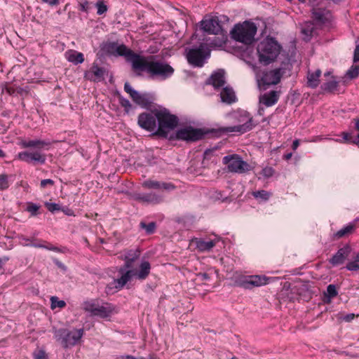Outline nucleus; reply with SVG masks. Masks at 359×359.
Wrapping results in <instances>:
<instances>
[{"instance_id": "nucleus-1", "label": "nucleus", "mask_w": 359, "mask_h": 359, "mask_svg": "<svg viewBox=\"0 0 359 359\" xmlns=\"http://www.w3.org/2000/svg\"><path fill=\"white\" fill-rule=\"evenodd\" d=\"M132 69L137 76H140L143 72H147L151 78H159L165 80L170 78L175 69L168 63L161 60H156V56H144L140 54L135 57Z\"/></svg>"}, {"instance_id": "nucleus-2", "label": "nucleus", "mask_w": 359, "mask_h": 359, "mask_svg": "<svg viewBox=\"0 0 359 359\" xmlns=\"http://www.w3.org/2000/svg\"><path fill=\"white\" fill-rule=\"evenodd\" d=\"M20 144L23 148L33 147L37 150L33 152L27 151L20 152L18 154V159L25 161L27 163H40L44 164L46 163V156L45 154L40 152L41 149H48L50 146V142L46 140H22Z\"/></svg>"}, {"instance_id": "nucleus-3", "label": "nucleus", "mask_w": 359, "mask_h": 359, "mask_svg": "<svg viewBox=\"0 0 359 359\" xmlns=\"http://www.w3.org/2000/svg\"><path fill=\"white\" fill-rule=\"evenodd\" d=\"M281 50L280 45L272 37H267L262 41L257 46V51L259 57V62L267 65L273 62Z\"/></svg>"}, {"instance_id": "nucleus-4", "label": "nucleus", "mask_w": 359, "mask_h": 359, "mask_svg": "<svg viewBox=\"0 0 359 359\" xmlns=\"http://www.w3.org/2000/svg\"><path fill=\"white\" fill-rule=\"evenodd\" d=\"M156 116L157 118L158 128L154 135L168 138L169 132L177 126L179 123L178 117L170 114V111L165 108L159 110L156 109Z\"/></svg>"}, {"instance_id": "nucleus-5", "label": "nucleus", "mask_w": 359, "mask_h": 359, "mask_svg": "<svg viewBox=\"0 0 359 359\" xmlns=\"http://www.w3.org/2000/svg\"><path fill=\"white\" fill-rule=\"evenodd\" d=\"M292 64L289 60L283 61L278 68L264 72L261 78V83L264 86L278 84L282 77H288L291 75Z\"/></svg>"}, {"instance_id": "nucleus-6", "label": "nucleus", "mask_w": 359, "mask_h": 359, "mask_svg": "<svg viewBox=\"0 0 359 359\" xmlns=\"http://www.w3.org/2000/svg\"><path fill=\"white\" fill-rule=\"evenodd\" d=\"M257 28L254 22L245 21L242 24H237L231 31V38L236 41L249 45L255 40V35Z\"/></svg>"}, {"instance_id": "nucleus-7", "label": "nucleus", "mask_w": 359, "mask_h": 359, "mask_svg": "<svg viewBox=\"0 0 359 359\" xmlns=\"http://www.w3.org/2000/svg\"><path fill=\"white\" fill-rule=\"evenodd\" d=\"M100 49L104 53L107 55L125 57L126 61L131 63L132 67L135 60V57L138 54L128 48L126 45L118 44V42L115 41L102 43L100 46Z\"/></svg>"}, {"instance_id": "nucleus-8", "label": "nucleus", "mask_w": 359, "mask_h": 359, "mask_svg": "<svg viewBox=\"0 0 359 359\" xmlns=\"http://www.w3.org/2000/svg\"><path fill=\"white\" fill-rule=\"evenodd\" d=\"M83 333V328L72 330L62 328L54 331L55 339L60 342L64 348L75 346L80 341Z\"/></svg>"}, {"instance_id": "nucleus-9", "label": "nucleus", "mask_w": 359, "mask_h": 359, "mask_svg": "<svg viewBox=\"0 0 359 359\" xmlns=\"http://www.w3.org/2000/svg\"><path fill=\"white\" fill-rule=\"evenodd\" d=\"M151 265L148 261L142 262L140 265V269L137 270H128L121 278L115 279L114 283L116 289L123 288L125 285L131 279L133 276H135L139 280H144L150 273Z\"/></svg>"}, {"instance_id": "nucleus-10", "label": "nucleus", "mask_w": 359, "mask_h": 359, "mask_svg": "<svg viewBox=\"0 0 359 359\" xmlns=\"http://www.w3.org/2000/svg\"><path fill=\"white\" fill-rule=\"evenodd\" d=\"M204 135L205 133L202 129L194 128L191 126H187L177 130L175 134L171 135L169 137V140H183L187 142H193L202 140Z\"/></svg>"}, {"instance_id": "nucleus-11", "label": "nucleus", "mask_w": 359, "mask_h": 359, "mask_svg": "<svg viewBox=\"0 0 359 359\" xmlns=\"http://www.w3.org/2000/svg\"><path fill=\"white\" fill-rule=\"evenodd\" d=\"M222 162L227 165L229 172L243 174L251 170V166L238 154L225 156Z\"/></svg>"}, {"instance_id": "nucleus-12", "label": "nucleus", "mask_w": 359, "mask_h": 359, "mask_svg": "<svg viewBox=\"0 0 359 359\" xmlns=\"http://www.w3.org/2000/svg\"><path fill=\"white\" fill-rule=\"evenodd\" d=\"M114 307L107 303L103 305H99L95 302H86L83 304V309L89 312L91 316H98L102 318L109 317L113 311Z\"/></svg>"}, {"instance_id": "nucleus-13", "label": "nucleus", "mask_w": 359, "mask_h": 359, "mask_svg": "<svg viewBox=\"0 0 359 359\" xmlns=\"http://www.w3.org/2000/svg\"><path fill=\"white\" fill-rule=\"evenodd\" d=\"M210 56V51L203 44L198 48H191L187 53L188 62L196 67H201L205 58Z\"/></svg>"}, {"instance_id": "nucleus-14", "label": "nucleus", "mask_w": 359, "mask_h": 359, "mask_svg": "<svg viewBox=\"0 0 359 359\" xmlns=\"http://www.w3.org/2000/svg\"><path fill=\"white\" fill-rule=\"evenodd\" d=\"M157 118L156 110L149 112H143L138 116L137 123L140 128L147 130L154 131L156 128Z\"/></svg>"}, {"instance_id": "nucleus-15", "label": "nucleus", "mask_w": 359, "mask_h": 359, "mask_svg": "<svg viewBox=\"0 0 359 359\" xmlns=\"http://www.w3.org/2000/svg\"><path fill=\"white\" fill-rule=\"evenodd\" d=\"M201 23V29L208 34L218 35L224 32L217 17L203 20Z\"/></svg>"}, {"instance_id": "nucleus-16", "label": "nucleus", "mask_w": 359, "mask_h": 359, "mask_svg": "<svg viewBox=\"0 0 359 359\" xmlns=\"http://www.w3.org/2000/svg\"><path fill=\"white\" fill-rule=\"evenodd\" d=\"M352 248L348 244H346L342 248H339L338 251L329 259V262L332 266H338L344 263L348 259Z\"/></svg>"}, {"instance_id": "nucleus-17", "label": "nucleus", "mask_w": 359, "mask_h": 359, "mask_svg": "<svg viewBox=\"0 0 359 359\" xmlns=\"http://www.w3.org/2000/svg\"><path fill=\"white\" fill-rule=\"evenodd\" d=\"M140 255V252L137 250H129L125 252L123 255H121V259L125 261V264L123 266H121L118 272L121 274V276L126 273L128 269L133 268V262L139 258Z\"/></svg>"}, {"instance_id": "nucleus-18", "label": "nucleus", "mask_w": 359, "mask_h": 359, "mask_svg": "<svg viewBox=\"0 0 359 359\" xmlns=\"http://www.w3.org/2000/svg\"><path fill=\"white\" fill-rule=\"evenodd\" d=\"M133 198L137 201L151 204H158L163 201L162 196L154 192L148 194L135 193L133 195Z\"/></svg>"}, {"instance_id": "nucleus-19", "label": "nucleus", "mask_w": 359, "mask_h": 359, "mask_svg": "<svg viewBox=\"0 0 359 359\" xmlns=\"http://www.w3.org/2000/svg\"><path fill=\"white\" fill-rule=\"evenodd\" d=\"M106 70L104 67H100L97 64L93 63L90 69L84 74V78L87 80L97 82L104 79Z\"/></svg>"}, {"instance_id": "nucleus-20", "label": "nucleus", "mask_w": 359, "mask_h": 359, "mask_svg": "<svg viewBox=\"0 0 359 359\" xmlns=\"http://www.w3.org/2000/svg\"><path fill=\"white\" fill-rule=\"evenodd\" d=\"M142 187L150 189H163L168 191H170L176 189V187L171 182H165L151 180L144 181L142 183Z\"/></svg>"}, {"instance_id": "nucleus-21", "label": "nucleus", "mask_w": 359, "mask_h": 359, "mask_svg": "<svg viewBox=\"0 0 359 359\" xmlns=\"http://www.w3.org/2000/svg\"><path fill=\"white\" fill-rule=\"evenodd\" d=\"M255 126L252 124V118H250L249 120L243 124L230 126V127H224L219 128V130L223 133H240L241 134L246 133L248 131L251 130Z\"/></svg>"}, {"instance_id": "nucleus-22", "label": "nucleus", "mask_w": 359, "mask_h": 359, "mask_svg": "<svg viewBox=\"0 0 359 359\" xmlns=\"http://www.w3.org/2000/svg\"><path fill=\"white\" fill-rule=\"evenodd\" d=\"M269 280V278L265 276H252L243 281V285L245 288L251 289L254 287H259L267 284Z\"/></svg>"}, {"instance_id": "nucleus-23", "label": "nucleus", "mask_w": 359, "mask_h": 359, "mask_svg": "<svg viewBox=\"0 0 359 359\" xmlns=\"http://www.w3.org/2000/svg\"><path fill=\"white\" fill-rule=\"evenodd\" d=\"M279 97V91L271 90L259 96V103L268 107H271L278 101Z\"/></svg>"}, {"instance_id": "nucleus-24", "label": "nucleus", "mask_w": 359, "mask_h": 359, "mask_svg": "<svg viewBox=\"0 0 359 359\" xmlns=\"http://www.w3.org/2000/svg\"><path fill=\"white\" fill-rule=\"evenodd\" d=\"M331 15L330 11L322 8H313L312 18L318 23L325 24L329 21Z\"/></svg>"}, {"instance_id": "nucleus-25", "label": "nucleus", "mask_w": 359, "mask_h": 359, "mask_svg": "<svg viewBox=\"0 0 359 359\" xmlns=\"http://www.w3.org/2000/svg\"><path fill=\"white\" fill-rule=\"evenodd\" d=\"M225 83L224 70H219L213 73L208 79V83L212 84L214 88H219Z\"/></svg>"}, {"instance_id": "nucleus-26", "label": "nucleus", "mask_w": 359, "mask_h": 359, "mask_svg": "<svg viewBox=\"0 0 359 359\" xmlns=\"http://www.w3.org/2000/svg\"><path fill=\"white\" fill-rule=\"evenodd\" d=\"M130 96L137 104L142 107H147L150 104V101L147 95L140 94L137 90L133 91Z\"/></svg>"}, {"instance_id": "nucleus-27", "label": "nucleus", "mask_w": 359, "mask_h": 359, "mask_svg": "<svg viewBox=\"0 0 359 359\" xmlns=\"http://www.w3.org/2000/svg\"><path fill=\"white\" fill-rule=\"evenodd\" d=\"M222 102L231 104L236 101V95L231 88L225 87L220 93Z\"/></svg>"}, {"instance_id": "nucleus-28", "label": "nucleus", "mask_w": 359, "mask_h": 359, "mask_svg": "<svg viewBox=\"0 0 359 359\" xmlns=\"http://www.w3.org/2000/svg\"><path fill=\"white\" fill-rule=\"evenodd\" d=\"M321 75V70L316 69L314 72H308L307 84L312 88H316L319 85V77Z\"/></svg>"}, {"instance_id": "nucleus-29", "label": "nucleus", "mask_w": 359, "mask_h": 359, "mask_svg": "<svg viewBox=\"0 0 359 359\" xmlns=\"http://www.w3.org/2000/svg\"><path fill=\"white\" fill-rule=\"evenodd\" d=\"M195 242L197 249L201 252L210 251L216 245V242L212 240L205 241L196 238Z\"/></svg>"}, {"instance_id": "nucleus-30", "label": "nucleus", "mask_w": 359, "mask_h": 359, "mask_svg": "<svg viewBox=\"0 0 359 359\" xmlns=\"http://www.w3.org/2000/svg\"><path fill=\"white\" fill-rule=\"evenodd\" d=\"M355 229V225L354 224H348L345 227L342 228L341 229L337 231L334 236V239H339L342 237L346 236L349 234H351Z\"/></svg>"}, {"instance_id": "nucleus-31", "label": "nucleus", "mask_w": 359, "mask_h": 359, "mask_svg": "<svg viewBox=\"0 0 359 359\" xmlns=\"http://www.w3.org/2000/svg\"><path fill=\"white\" fill-rule=\"evenodd\" d=\"M219 34L220 35V36L214 37L213 40L211 41L210 45L212 46L222 47L223 45L226 43V41L227 40L226 32H223L222 33H220Z\"/></svg>"}, {"instance_id": "nucleus-32", "label": "nucleus", "mask_w": 359, "mask_h": 359, "mask_svg": "<svg viewBox=\"0 0 359 359\" xmlns=\"http://www.w3.org/2000/svg\"><path fill=\"white\" fill-rule=\"evenodd\" d=\"M325 297L326 299H324L325 302H329L330 301V299L335 297L337 294V290L336 288V286L333 284H330L327 287V290L324 293Z\"/></svg>"}, {"instance_id": "nucleus-33", "label": "nucleus", "mask_w": 359, "mask_h": 359, "mask_svg": "<svg viewBox=\"0 0 359 359\" xmlns=\"http://www.w3.org/2000/svg\"><path fill=\"white\" fill-rule=\"evenodd\" d=\"M68 60L74 65L81 64L84 61V57L83 53L74 51L71 53L68 57Z\"/></svg>"}, {"instance_id": "nucleus-34", "label": "nucleus", "mask_w": 359, "mask_h": 359, "mask_svg": "<svg viewBox=\"0 0 359 359\" xmlns=\"http://www.w3.org/2000/svg\"><path fill=\"white\" fill-rule=\"evenodd\" d=\"M337 86L338 82L336 80L333 79L332 81H329L327 82L324 83L323 85L322 86V88L325 91L332 93L337 90Z\"/></svg>"}, {"instance_id": "nucleus-35", "label": "nucleus", "mask_w": 359, "mask_h": 359, "mask_svg": "<svg viewBox=\"0 0 359 359\" xmlns=\"http://www.w3.org/2000/svg\"><path fill=\"white\" fill-rule=\"evenodd\" d=\"M140 226L141 228L145 229L146 233L147 234H152L155 231L156 227V223L154 222H150L147 224L144 222H141Z\"/></svg>"}, {"instance_id": "nucleus-36", "label": "nucleus", "mask_w": 359, "mask_h": 359, "mask_svg": "<svg viewBox=\"0 0 359 359\" xmlns=\"http://www.w3.org/2000/svg\"><path fill=\"white\" fill-rule=\"evenodd\" d=\"M359 75V65H353L347 71L346 76H348L351 79H355Z\"/></svg>"}, {"instance_id": "nucleus-37", "label": "nucleus", "mask_w": 359, "mask_h": 359, "mask_svg": "<svg viewBox=\"0 0 359 359\" xmlns=\"http://www.w3.org/2000/svg\"><path fill=\"white\" fill-rule=\"evenodd\" d=\"M51 308L55 307L64 308L66 306V303L63 300H58L57 297H52L51 299Z\"/></svg>"}, {"instance_id": "nucleus-38", "label": "nucleus", "mask_w": 359, "mask_h": 359, "mask_svg": "<svg viewBox=\"0 0 359 359\" xmlns=\"http://www.w3.org/2000/svg\"><path fill=\"white\" fill-rule=\"evenodd\" d=\"M119 103L124 108V110L126 113H128L130 110L132 109V104L128 99H126L123 97H119Z\"/></svg>"}, {"instance_id": "nucleus-39", "label": "nucleus", "mask_w": 359, "mask_h": 359, "mask_svg": "<svg viewBox=\"0 0 359 359\" xmlns=\"http://www.w3.org/2000/svg\"><path fill=\"white\" fill-rule=\"evenodd\" d=\"M253 196L255 198H260L265 201L268 200L270 197V194L265 190H260L253 192Z\"/></svg>"}, {"instance_id": "nucleus-40", "label": "nucleus", "mask_w": 359, "mask_h": 359, "mask_svg": "<svg viewBox=\"0 0 359 359\" xmlns=\"http://www.w3.org/2000/svg\"><path fill=\"white\" fill-rule=\"evenodd\" d=\"M8 187V175L6 174L0 175V189L4 190Z\"/></svg>"}, {"instance_id": "nucleus-41", "label": "nucleus", "mask_w": 359, "mask_h": 359, "mask_svg": "<svg viewBox=\"0 0 359 359\" xmlns=\"http://www.w3.org/2000/svg\"><path fill=\"white\" fill-rule=\"evenodd\" d=\"M40 206L33 203H29L27 207V210L31 213L32 216H35L37 215V212L39 209Z\"/></svg>"}, {"instance_id": "nucleus-42", "label": "nucleus", "mask_w": 359, "mask_h": 359, "mask_svg": "<svg viewBox=\"0 0 359 359\" xmlns=\"http://www.w3.org/2000/svg\"><path fill=\"white\" fill-rule=\"evenodd\" d=\"M45 206L51 212H54L55 211L57 210H61V207L57 203L46 202L45 203Z\"/></svg>"}, {"instance_id": "nucleus-43", "label": "nucleus", "mask_w": 359, "mask_h": 359, "mask_svg": "<svg viewBox=\"0 0 359 359\" xmlns=\"http://www.w3.org/2000/svg\"><path fill=\"white\" fill-rule=\"evenodd\" d=\"M96 7L97 8V13L98 15H102L107 11V6L103 3L102 1H99L96 4Z\"/></svg>"}, {"instance_id": "nucleus-44", "label": "nucleus", "mask_w": 359, "mask_h": 359, "mask_svg": "<svg viewBox=\"0 0 359 359\" xmlns=\"http://www.w3.org/2000/svg\"><path fill=\"white\" fill-rule=\"evenodd\" d=\"M261 174L266 178L271 177L274 174V170L271 167H265L262 170Z\"/></svg>"}, {"instance_id": "nucleus-45", "label": "nucleus", "mask_w": 359, "mask_h": 359, "mask_svg": "<svg viewBox=\"0 0 359 359\" xmlns=\"http://www.w3.org/2000/svg\"><path fill=\"white\" fill-rule=\"evenodd\" d=\"M356 45L353 53V62H359V39L355 41Z\"/></svg>"}, {"instance_id": "nucleus-46", "label": "nucleus", "mask_w": 359, "mask_h": 359, "mask_svg": "<svg viewBox=\"0 0 359 359\" xmlns=\"http://www.w3.org/2000/svg\"><path fill=\"white\" fill-rule=\"evenodd\" d=\"M346 268L348 271H357L359 270V264H358L355 261L350 262L346 264Z\"/></svg>"}, {"instance_id": "nucleus-47", "label": "nucleus", "mask_w": 359, "mask_h": 359, "mask_svg": "<svg viewBox=\"0 0 359 359\" xmlns=\"http://www.w3.org/2000/svg\"><path fill=\"white\" fill-rule=\"evenodd\" d=\"M55 184L54 181L50 180V179H46V180H42L40 182V187L42 189H44L46 187V186L48 185H50V186H53Z\"/></svg>"}, {"instance_id": "nucleus-48", "label": "nucleus", "mask_w": 359, "mask_h": 359, "mask_svg": "<svg viewBox=\"0 0 359 359\" xmlns=\"http://www.w3.org/2000/svg\"><path fill=\"white\" fill-rule=\"evenodd\" d=\"M217 150V148L207 149L203 154L204 159H210L213 155V153Z\"/></svg>"}, {"instance_id": "nucleus-49", "label": "nucleus", "mask_w": 359, "mask_h": 359, "mask_svg": "<svg viewBox=\"0 0 359 359\" xmlns=\"http://www.w3.org/2000/svg\"><path fill=\"white\" fill-rule=\"evenodd\" d=\"M79 6H80V10L82 11H84V12H88L90 8V3L86 0H85L83 2H80Z\"/></svg>"}, {"instance_id": "nucleus-50", "label": "nucleus", "mask_w": 359, "mask_h": 359, "mask_svg": "<svg viewBox=\"0 0 359 359\" xmlns=\"http://www.w3.org/2000/svg\"><path fill=\"white\" fill-rule=\"evenodd\" d=\"M34 359H47V355L43 350H39L34 354Z\"/></svg>"}, {"instance_id": "nucleus-51", "label": "nucleus", "mask_w": 359, "mask_h": 359, "mask_svg": "<svg viewBox=\"0 0 359 359\" xmlns=\"http://www.w3.org/2000/svg\"><path fill=\"white\" fill-rule=\"evenodd\" d=\"M342 135H343V138L345 140V142L354 144V137H353L351 135V134H349L348 133H343Z\"/></svg>"}, {"instance_id": "nucleus-52", "label": "nucleus", "mask_w": 359, "mask_h": 359, "mask_svg": "<svg viewBox=\"0 0 359 359\" xmlns=\"http://www.w3.org/2000/svg\"><path fill=\"white\" fill-rule=\"evenodd\" d=\"M124 90L130 95L132 92L135 91V90H134L131 87V86L130 85V83L128 82H126L124 84Z\"/></svg>"}, {"instance_id": "nucleus-53", "label": "nucleus", "mask_w": 359, "mask_h": 359, "mask_svg": "<svg viewBox=\"0 0 359 359\" xmlns=\"http://www.w3.org/2000/svg\"><path fill=\"white\" fill-rule=\"evenodd\" d=\"M43 3H46L51 6H57L59 4V0H41Z\"/></svg>"}, {"instance_id": "nucleus-54", "label": "nucleus", "mask_w": 359, "mask_h": 359, "mask_svg": "<svg viewBox=\"0 0 359 359\" xmlns=\"http://www.w3.org/2000/svg\"><path fill=\"white\" fill-rule=\"evenodd\" d=\"M61 210L67 215L68 216H72V215H74V211L70 209V208H61Z\"/></svg>"}, {"instance_id": "nucleus-55", "label": "nucleus", "mask_w": 359, "mask_h": 359, "mask_svg": "<svg viewBox=\"0 0 359 359\" xmlns=\"http://www.w3.org/2000/svg\"><path fill=\"white\" fill-rule=\"evenodd\" d=\"M355 318V315L353 313H350L345 316L343 319L346 322L351 321Z\"/></svg>"}, {"instance_id": "nucleus-56", "label": "nucleus", "mask_w": 359, "mask_h": 359, "mask_svg": "<svg viewBox=\"0 0 359 359\" xmlns=\"http://www.w3.org/2000/svg\"><path fill=\"white\" fill-rule=\"evenodd\" d=\"M198 276L201 278L203 280L210 279V276L207 273H200L198 274Z\"/></svg>"}, {"instance_id": "nucleus-57", "label": "nucleus", "mask_w": 359, "mask_h": 359, "mask_svg": "<svg viewBox=\"0 0 359 359\" xmlns=\"http://www.w3.org/2000/svg\"><path fill=\"white\" fill-rule=\"evenodd\" d=\"M55 264L60 269H62V270L65 271L66 270V266L62 263L60 262V261L58 260H55Z\"/></svg>"}, {"instance_id": "nucleus-58", "label": "nucleus", "mask_w": 359, "mask_h": 359, "mask_svg": "<svg viewBox=\"0 0 359 359\" xmlns=\"http://www.w3.org/2000/svg\"><path fill=\"white\" fill-rule=\"evenodd\" d=\"M116 359H144V358H135L130 355H123V356L118 357Z\"/></svg>"}, {"instance_id": "nucleus-59", "label": "nucleus", "mask_w": 359, "mask_h": 359, "mask_svg": "<svg viewBox=\"0 0 359 359\" xmlns=\"http://www.w3.org/2000/svg\"><path fill=\"white\" fill-rule=\"evenodd\" d=\"M9 258L8 257H4L3 258H0V269L3 267V265L5 262L8 261Z\"/></svg>"}, {"instance_id": "nucleus-60", "label": "nucleus", "mask_w": 359, "mask_h": 359, "mask_svg": "<svg viewBox=\"0 0 359 359\" xmlns=\"http://www.w3.org/2000/svg\"><path fill=\"white\" fill-rule=\"evenodd\" d=\"M46 249H48L49 250H51V251H54V252H60V250L57 247H54V246H46V248H45Z\"/></svg>"}, {"instance_id": "nucleus-61", "label": "nucleus", "mask_w": 359, "mask_h": 359, "mask_svg": "<svg viewBox=\"0 0 359 359\" xmlns=\"http://www.w3.org/2000/svg\"><path fill=\"white\" fill-rule=\"evenodd\" d=\"M31 246L34 247V248H46V245H42V244H39V243H32L31 245Z\"/></svg>"}, {"instance_id": "nucleus-62", "label": "nucleus", "mask_w": 359, "mask_h": 359, "mask_svg": "<svg viewBox=\"0 0 359 359\" xmlns=\"http://www.w3.org/2000/svg\"><path fill=\"white\" fill-rule=\"evenodd\" d=\"M299 144V140H295L293 142V143H292V149H293L294 150H295V149L298 147Z\"/></svg>"}, {"instance_id": "nucleus-63", "label": "nucleus", "mask_w": 359, "mask_h": 359, "mask_svg": "<svg viewBox=\"0 0 359 359\" xmlns=\"http://www.w3.org/2000/svg\"><path fill=\"white\" fill-rule=\"evenodd\" d=\"M353 121L355 122V129L359 131V118H355Z\"/></svg>"}, {"instance_id": "nucleus-64", "label": "nucleus", "mask_w": 359, "mask_h": 359, "mask_svg": "<svg viewBox=\"0 0 359 359\" xmlns=\"http://www.w3.org/2000/svg\"><path fill=\"white\" fill-rule=\"evenodd\" d=\"M353 259L355 262H359V252L353 257Z\"/></svg>"}]
</instances>
